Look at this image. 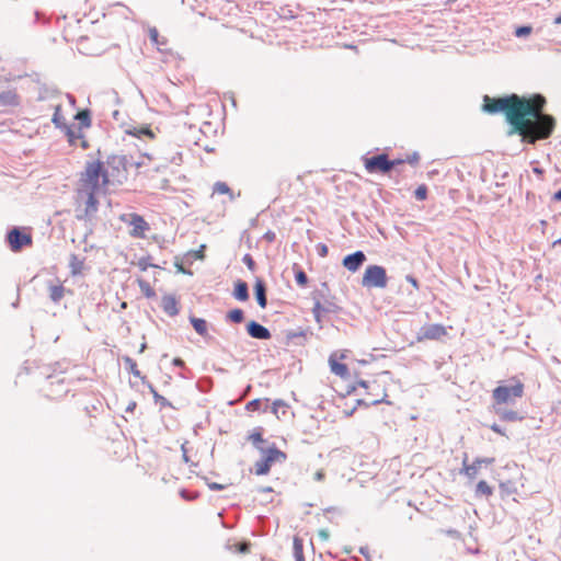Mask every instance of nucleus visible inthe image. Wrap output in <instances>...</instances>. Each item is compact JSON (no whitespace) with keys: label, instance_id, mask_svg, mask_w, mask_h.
I'll return each instance as SVG.
<instances>
[{"label":"nucleus","instance_id":"f257e3e1","mask_svg":"<svg viewBox=\"0 0 561 561\" xmlns=\"http://www.w3.org/2000/svg\"><path fill=\"white\" fill-rule=\"evenodd\" d=\"M545 103L541 94H534L530 99L515 93L502 98L484 95L482 110L489 114L504 113L511 125L508 134H517L525 141L534 144L538 139L549 138L554 130V117L541 112Z\"/></svg>","mask_w":561,"mask_h":561},{"label":"nucleus","instance_id":"f03ea898","mask_svg":"<svg viewBox=\"0 0 561 561\" xmlns=\"http://www.w3.org/2000/svg\"><path fill=\"white\" fill-rule=\"evenodd\" d=\"M524 394V385L519 380L511 385H500L492 391V405H504L515 403L516 399Z\"/></svg>","mask_w":561,"mask_h":561},{"label":"nucleus","instance_id":"7ed1b4c3","mask_svg":"<svg viewBox=\"0 0 561 561\" xmlns=\"http://www.w3.org/2000/svg\"><path fill=\"white\" fill-rule=\"evenodd\" d=\"M100 178H102L104 184L110 182L108 171L105 170L103 163L101 161L88 162L80 181L88 190L98 191L100 187Z\"/></svg>","mask_w":561,"mask_h":561},{"label":"nucleus","instance_id":"20e7f679","mask_svg":"<svg viewBox=\"0 0 561 561\" xmlns=\"http://www.w3.org/2000/svg\"><path fill=\"white\" fill-rule=\"evenodd\" d=\"M260 453L262 454V458L254 465V472L257 476L267 474L273 463L284 462L287 459V455L278 449L275 443L267 445V447Z\"/></svg>","mask_w":561,"mask_h":561},{"label":"nucleus","instance_id":"39448f33","mask_svg":"<svg viewBox=\"0 0 561 561\" xmlns=\"http://www.w3.org/2000/svg\"><path fill=\"white\" fill-rule=\"evenodd\" d=\"M388 283L386 268L380 265H368L363 275L364 287L385 288Z\"/></svg>","mask_w":561,"mask_h":561},{"label":"nucleus","instance_id":"423d86ee","mask_svg":"<svg viewBox=\"0 0 561 561\" xmlns=\"http://www.w3.org/2000/svg\"><path fill=\"white\" fill-rule=\"evenodd\" d=\"M9 248L13 252L21 251L24 247H30L33 243L31 233L26 232L24 228L13 227L5 236Z\"/></svg>","mask_w":561,"mask_h":561},{"label":"nucleus","instance_id":"0eeeda50","mask_svg":"<svg viewBox=\"0 0 561 561\" xmlns=\"http://www.w3.org/2000/svg\"><path fill=\"white\" fill-rule=\"evenodd\" d=\"M364 167L368 173L388 174L391 171V163L388 154L379 153L373 157H363Z\"/></svg>","mask_w":561,"mask_h":561},{"label":"nucleus","instance_id":"6e6552de","mask_svg":"<svg viewBox=\"0 0 561 561\" xmlns=\"http://www.w3.org/2000/svg\"><path fill=\"white\" fill-rule=\"evenodd\" d=\"M106 164L107 168L105 170L108 171L110 176L117 179L121 176L126 178L122 172H127L129 169V165L131 164V157L113 154L107 158Z\"/></svg>","mask_w":561,"mask_h":561},{"label":"nucleus","instance_id":"1a4fd4ad","mask_svg":"<svg viewBox=\"0 0 561 561\" xmlns=\"http://www.w3.org/2000/svg\"><path fill=\"white\" fill-rule=\"evenodd\" d=\"M122 220L133 227L130 234L135 238H142L145 231L149 230L148 222L136 213L123 215Z\"/></svg>","mask_w":561,"mask_h":561},{"label":"nucleus","instance_id":"9d476101","mask_svg":"<svg viewBox=\"0 0 561 561\" xmlns=\"http://www.w3.org/2000/svg\"><path fill=\"white\" fill-rule=\"evenodd\" d=\"M447 334L446 328L439 323H432L424 325L416 334V341L422 342L425 340H440Z\"/></svg>","mask_w":561,"mask_h":561},{"label":"nucleus","instance_id":"9b49d317","mask_svg":"<svg viewBox=\"0 0 561 561\" xmlns=\"http://www.w3.org/2000/svg\"><path fill=\"white\" fill-rule=\"evenodd\" d=\"M493 461V458H476L471 465H468L466 455L465 460L462 462V469L460 472L467 476L470 480H472L477 477L482 463L491 465Z\"/></svg>","mask_w":561,"mask_h":561},{"label":"nucleus","instance_id":"f8f14e48","mask_svg":"<svg viewBox=\"0 0 561 561\" xmlns=\"http://www.w3.org/2000/svg\"><path fill=\"white\" fill-rule=\"evenodd\" d=\"M366 261V255L363 251L358 250L344 256L342 264L350 272H356Z\"/></svg>","mask_w":561,"mask_h":561},{"label":"nucleus","instance_id":"ddd939ff","mask_svg":"<svg viewBox=\"0 0 561 561\" xmlns=\"http://www.w3.org/2000/svg\"><path fill=\"white\" fill-rule=\"evenodd\" d=\"M247 333L256 340H268L272 336L271 331L255 320L247 323Z\"/></svg>","mask_w":561,"mask_h":561},{"label":"nucleus","instance_id":"4468645a","mask_svg":"<svg viewBox=\"0 0 561 561\" xmlns=\"http://www.w3.org/2000/svg\"><path fill=\"white\" fill-rule=\"evenodd\" d=\"M492 410L503 422H518L525 419L518 411L506 409L504 405H492Z\"/></svg>","mask_w":561,"mask_h":561},{"label":"nucleus","instance_id":"2eb2a0df","mask_svg":"<svg viewBox=\"0 0 561 561\" xmlns=\"http://www.w3.org/2000/svg\"><path fill=\"white\" fill-rule=\"evenodd\" d=\"M96 191L89 190L87 193L84 215H78V219L90 218L98 211L99 201L95 196Z\"/></svg>","mask_w":561,"mask_h":561},{"label":"nucleus","instance_id":"dca6fc26","mask_svg":"<svg viewBox=\"0 0 561 561\" xmlns=\"http://www.w3.org/2000/svg\"><path fill=\"white\" fill-rule=\"evenodd\" d=\"M266 290L267 288L265 282L261 278H256L254 284V296L257 305L263 309L267 306Z\"/></svg>","mask_w":561,"mask_h":561},{"label":"nucleus","instance_id":"f3484780","mask_svg":"<svg viewBox=\"0 0 561 561\" xmlns=\"http://www.w3.org/2000/svg\"><path fill=\"white\" fill-rule=\"evenodd\" d=\"M161 307L163 311L170 316L175 317L179 314V307H178V300L175 296L173 295H165L162 297Z\"/></svg>","mask_w":561,"mask_h":561},{"label":"nucleus","instance_id":"a211bd4d","mask_svg":"<svg viewBox=\"0 0 561 561\" xmlns=\"http://www.w3.org/2000/svg\"><path fill=\"white\" fill-rule=\"evenodd\" d=\"M232 296L239 301H247L249 299V286L244 280L238 279L234 283Z\"/></svg>","mask_w":561,"mask_h":561},{"label":"nucleus","instance_id":"6ab92c4d","mask_svg":"<svg viewBox=\"0 0 561 561\" xmlns=\"http://www.w3.org/2000/svg\"><path fill=\"white\" fill-rule=\"evenodd\" d=\"M308 331L299 329V330H289L286 332V341L287 343H295L296 345H304L307 340Z\"/></svg>","mask_w":561,"mask_h":561},{"label":"nucleus","instance_id":"aec40b11","mask_svg":"<svg viewBox=\"0 0 561 561\" xmlns=\"http://www.w3.org/2000/svg\"><path fill=\"white\" fill-rule=\"evenodd\" d=\"M48 291H49V298L54 304H58L65 295V287L62 284H53L51 282L48 283Z\"/></svg>","mask_w":561,"mask_h":561},{"label":"nucleus","instance_id":"412c9836","mask_svg":"<svg viewBox=\"0 0 561 561\" xmlns=\"http://www.w3.org/2000/svg\"><path fill=\"white\" fill-rule=\"evenodd\" d=\"M190 323L194 328V330L203 337H206L208 334V324L207 321L203 318H197L194 316L190 317Z\"/></svg>","mask_w":561,"mask_h":561},{"label":"nucleus","instance_id":"4be33fe9","mask_svg":"<svg viewBox=\"0 0 561 561\" xmlns=\"http://www.w3.org/2000/svg\"><path fill=\"white\" fill-rule=\"evenodd\" d=\"M262 432L263 430L261 427H257L249 436V439L252 442L254 448L257 449L259 451L267 447V440L263 438Z\"/></svg>","mask_w":561,"mask_h":561},{"label":"nucleus","instance_id":"5701e85b","mask_svg":"<svg viewBox=\"0 0 561 561\" xmlns=\"http://www.w3.org/2000/svg\"><path fill=\"white\" fill-rule=\"evenodd\" d=\"M58 93L59 92L55 87L43 83L38 88L37 101H47L54 99Z\"/></svg>","mask_w":561,"mask_h":561},{"label":"nucleus","instance_id":"b1692460","mask_svg":"<svg viewBox=\"0 0 561 561\" xmlns=\"http://www.w3.org/2000/svg\"><path fill=\"white\" fill-rule=\"evenodd\" d=\"M126 134L137 138H153L154 133L148 126L131 127L126 129Z\"/></svg>","mask_w":561,"mask_h":561},{"label":"nucleus","instance_id":"393cba45","mask_svg":"<svg viewBox=\"0 0 561 561\" xmlns=\"http://www.w3.org/2000/svg\"><path fill=\"white\" fill-rule=\"evenodd\" d=\"M19 104L18 94L12 91H3L0 93V106H15Z\"/></svg>","mask_w":561,"mask_h":561},{"label":"nucleus","instance_id":"a878e982","mask_svg":"<svg viewBox=\"0 0 561 561\" xmlns=\"http://www.w3.org/2000/svg\"><path fill=\"white\" fill-rule=\"evenodd\" d=\"M148 35L151 43L158 48V50L162 51L163 47L168 44V39L165 37H161L156 27H149Z\"/></svg>","mask_w":561,"mask_h":561},{"label":"nucleus","instance_id":"bb28decb","mask_svg":"<svg viewBox=\"0 0 561 561\" xmlns=\"http://www.w3.org/2000/svg\"><path fill=\"white\" fill-rule=\"evenodd\" d=\"M75 119L79 122V129L89 128L92 124L91 111L89 108L79 111L75 115Z\"/></svg>","mask_w":561,"mask_h":561},{"label":"nucleus","instance_id":"cd10ccee","mask_svg":"<svg viewBox=\"0 0 561 561\" xmlns=\"http://www.w3.org/2000/svg\"><path fill=\"white\" fill-rule=\"evenodd\" d=\"M60 130L64 131V134L66 135V137L68 139L69 145H71V146H75L76 141L79 138H83V134L81 133V130L79 129L78 131H76L73 126H71V125L67 124Z\"/></svg>","mask_w":561,"mask_h":561},{"label":"nucleus","instance_id":"c85d7f7f","mask_svg":"<svg viewBox=\"0 0 561 561\" xmlns=\"http://www.w3.org/2000/svg\"><path fill=\"white\" fill-rule=\"evenodd\" d=\"M330 368L333 374L340 377H345L348 374V368L345 364L339 363L336 359L330 357Z\"/></svg>","mask_w":561,"mask_h":561},{"label":"nucleus","instance_id":"c756f323","mask_svg":"<svg viewBox=\"0 0 561 561\" xmlns=\"http://www.w3.org/2000/svg\"><path fill=\"white\" fill-rule=\"evenodd\" d=\"M123 360H124V365H125V368L130 373L133 374L135 377L137 378H140L142 380V378H146V376H144L141 374V371L137 368V363L129 356H124L123 357Z\"/></svg>","mask_w":561,"mask_h":561},{"label":"nucleus","instance_id":"7c9ffc66","mask_svg":"<svg viewBox=\"0 0 561 561\" xmlns=\"http://www.w3.org/2000/svg\"><path fill=\"white\" fill-rule=\"evenodd\" d=\"M293 553L296 561H305L304 557V541L299 537H294Z\"/></svg>","mask_w":561,"mask_h":561},{"label":"nucleus","instance_id":"2f4dec72","mask_svg":"<svg viewBox=\"0 0 561 561\" xmlns=\"http://www.w3.org/2000/svg\"><path fill=\"white\" fill-rule=\"evenodd\" d=\"M54 110L55 111L51 117V123L55 125L56 128L61 129L62 127H65V125H67L65 117L61 115V105L57 104L54 107Z\"/></svg>","mask_w":561,"mask_h":561},{"label":"nucleus","instance_id":"473e14b6","mask_svg":"<svg viewBox=\"0 0 561 561\" xmlns=\"http://www.w3.org/2000/svg\"><path fill=\"white\" fill-rule=\"evenodd\" d=\"M493 494V489L488 484L486 481L484 480H481L478 482L477 486H476V496L477 497H480V496H490Z\"/></svg>","mask_w":561,"mask_h":561},{"label":"nucleus","instance_id":"72a5a7b5","mask_svg":"<svg viewBox=\"0 0 561 561\" xmlns=\"http://www.w3.org/2000/svg\"><path fill=\"white\" fill-rule=\"evenodd\" d=\"M226 319L232 323H241L244 320V312L240 308H234L226 314Z\"/></svg>","mask_w":561,"mask_h":561},{"label":"nucleus","instance_id":"f704fd0d","mask_svg":"<svg viewBox=\"0 0 561 561\" xmlns=\"http://www.w3.org/2000/svg\"><path fill=\"white\" fill-rule=\"evenodd\" d=\"M288 408V404L282 400V399H276L273 404H272V408H271V412L273 414L276 415L277 419H280L279 417V411L282 410V413L285 414L286 413V410Z\"/></svg>","mask_w":561,"mask_h":561},{"label":"nucleus","instance_id":"c9c22d12","mask_svg":"<svg viewBox=\"0 0 561 561\" xmlns=\"http://www.w3.org/2000/svg\"><path fill=\"white\" fill-rule=\"evenodd\" d=\"M138 286L145 297L152 298L156 296V291L153 290V288L150 286V284L147 280L138 279Z\"/></svg>","mask_w":561,"mask_h":561},{"label":"nucleus","instance_id":"e433bc0d","mask_svg":"<svg viewBox=\"0 0 561 561\" xmlns=\"http://www.w3.org/2000/svg\"><path fill=\"white\" fill-rule=\"evenodd\" d=\"M69 266L71 268V274L72 275H78L82 271L83 262L81 260H79L76 254H72L71 257H70Z\"/></svg>","mask_w":561,"mask_h":561},{"label":"nucleus","instance_id":"4c0bfd02","mask_svg":"<svg viewBox=\"0 0 561 561\" xmlns=\"http://www.w3.org/2000/svg\"><path fill=\"white\" fill-rule=\"evenodd\" d=\"M137 266L140 271H147L149 267H158V265L152 263V257L150 255L141 256L138 262Z\"/></svg>","mask_w":561,"mask_h":561},{"label":"nucleus","instance_id":"58836bf2","mask_svg":"<svg viewBox=\"0 0 561 561\" xmlns=\"http://www.w3.org/2000/svg\"><path fill=\"white\" fill-rule=\"evenodd\" d=\"M312 313L317 323L322 322V313H325L322 308V302L319 299L314 300Z\"/></svg>","mask_w":561,"mask_h":561},{"label":"nucleus","instance_id":"ea45409f","mask_svg":"<svg viewBox=\"0 0 561 561\" xmlns=\"http://www.w3.org/2000/svg\"><path fill=\"white\" fill-rule=\"evenodd\" d=\"M295 280L298 286L305 287L308 284V276L301 268L295 272Z\"/></svg>","mask_w":561,"mask_h":561},{"label":"nucleus","instance_id":"a19ab883","mask_svg":"<svg viewBox=\"0 0 561 561\" xmlns=\"http://www.w3.org/2000/svg\"><path fill=\"white\" fill-rule=\"evenodd\" d=\"M263 405V401L261 399H253L249 401L245 405V410L250 412L261 411Z\"/></svg>","mask_w":561,"mask_h":561},{"label":"nucleus","instance_id":"79ce46f5","mask_svg":"<svg viewBox=\"0 0 561 561\" xmlns=\"http://www.w3.org/2000/svg\"><path fill=\"white\" fill-rule=\"evenodd\" d=\"M427 186L425 184L419 185L414 191V197L417 201H425L427 198Z\"/></svg>","mask_w":561,"mask_h":561},{"label":"nucleus","instance_id":"37998d69","mask_svg":"<svg viewBox=\"0 0 561 561\" xmlns=\"http://www.w3.org/2000/svg\"><path fill=\"white\" fill-rule=\"evenodd\" d=\"M153 400H154V403L159 404L161 409L162 408H173L172 403L167 398L161 396L159 392H154Z\"/></svg>","mask_w":561,"mask_h":561},{"label":"nucleus","instance_id":"c03bdc74","mask_svg":"<svg viewBox=\"0 0 561 561\" xmlns=\"http://www.w3.org/2000/svg\"><path fill=\"white\" fill-rule=\"evenodd\" d=\"M533 31V27L530 25H520V26H517L514 31V34L516 37H525L527 35H529Z\"/></svg>","mask_w":561,"mask_h":561},{"label":"nucleus","instance_id":"a18cd8bd","mask_svg":"<svg viewBox=\"0 0 561 561\" xmlns=\"http://www.w3.org/2000/svg\"><path fill=\"white\" fill-rule=\"evenodd\" d=\"M214 193L218 194H231L230 187L225 182H216L214 185Z\"/></svg>","mask_w":561,"mask_h":561},{"label":"nucleus","instance_id":"49530a36","mask_svg":"<svg viewBox=\"0 0 561 561\" xmlns=\"http://www.w3.org/2000/svg\"><path fill=\"white\" fill-rule=\"evenodd\" d=\"M322 308L325 313H336L341 309L335 302L329 300H325L324 304H322Z\"/></svg>","mask_w":561,"mask_h":561},{"label":"nucleus","instance_id":"de8ad7c7","mask_svg":"<svg viewBox=\"0 0 561 561\" xmlns=\"http://www.w3.org/2000/svg\"><path fill=\"white\" fill-rule=\"evenodd\" d=\"M383 401H385V399H371V400L358 399L357 404L365 405L366 408H368L370 405H377Z\"/></svg>","mask_w":561,"mask_h":561},{"label":"nucleus","instance_id":"09e8293b","mask_svg":"<svg viewBox=\"0 0 561 561\" xmlns=\"http://www.w3.org/2000/svg\"><path fill=\"white\" fill-rule=\"evenodd\" d=\"M242 262L247 265V267L250 270V271H254L255 270V261L253 260V257L251 256V254L247 253L243 255L242 257Z\"/></svg>","mask_w":561,"mask_h":561},{"label":"nucleus","instance_id":"8fccbe9b","mask_svg":"<svg viewBox=\"0 0 561 561\" xmlns=\"http://www.w3.org/2000/svg\"><path fill=\"white\" fill-rule=\"evenodd\" d=\"M317 252H318L319 256L325 257L328 255L329 249L324 243H318Z\"/></svg>","mask_w":561,"mask_h":561},{"label":"nucleus","instance_id":"3c124183","mask_svg":"<svg viewBox=\"0 0 561 561\" xmlns=\"http://www.w3.org/2000/svg\"><path fill=\"white\" fill-rule=\"evenodd\" d=\"M405 280H407L408 283H410V284H411V285H412L416 290L420 288V283H419V280H417V278H416V277H414L413 275L408 274V275L405 276Z\"/></svg>","mask_w":561,"mask_h":561},{"label":"nucleus","instance_id":"603ef678","mask_svg":"<svg viewBox=\"0 0 561 561\" xmlns=\"http://www.w3.org/2000/svg\"><path fill=\"white\" fill-rule=\"evenodd\" d=\"M263 239L265 241H267L268 243H272L276 240V233L272 230H267L264 234H263Z\"/></svg>","mask_w":561,"mask_h":561},{"label":"nucleus","instance_id":"864d4df0","mask_svg":"<svg viewBox=\"0 0 561 561\" xmlns=\"http://www.w3.org/2000/svg\"><path fill=\"white\" fill-rule=\"evenodd\" d=\"M490 428H491L493 432H495V433H497V434H500V435H502V436H506V431H505V428H503L502 426H500V425H499V424H496V423L491 424V425H490Z\"/></svg>","mask_w":561,"mask_h":561},{"label":"nucleus","instance_id":"5fc2aeb1","mask_svg":"<svg viewBox=\"0 0 561 561\" xmlns=\"http://www.w3.org/2000/svg\"><path fill=\"white\" fill-rule=\"evenodd\" d=\"M141 382L149 389L150 393L154 398V392H158L154 386L147 379V377L142 378Z\"/></svg>","mask_w":561,"mask_h":561},{"label":"nucleus","instance_id":"6e6d98bb","mask_svg":"<svg viewBox=\"0 0 561 561\" xmlns=\"http://www.w3.org/2000/svg\"><path fill=\"white\" fill-rule=\"evenodd\" d=\"M141 382L149 389L150 393L154 398V392H158L154 386L147 379V377L142 378Z\"/></svg>","mask_w":561,"mask_h":561},{"label":"nucleus","instance_id":"4d7b16f0","mask_svg":"<svg viewBox=\"0 0 561 561\" xmlns=\"http://www.w3.org/2000/svg\"><path fill=\"white\" fill-rule=\"evenodd\" d=\"M207 486L213 491H221L226 488V485L217 483V482H206Z\"/></svg>","mask_w":561,"mask_h":561},{"label":"nucleus","instance_id":"13d9d810","mask_svg":"<svg viewBox=\"0 0 561 561\" xmlns=\"http://www.w3.org/2000/svg\"><path fill=\"white\" fill-rule=\"evenodd\" d=\"M420 160V156L417 152H413L411 156H408L405 161L410 164L417 163Z\"/></svg>","mask_w":561,"mask_h":561},{"label":"nucleus","instance_id":"bf43d9fd","mask_svg":"<svg viewBox=\"0 0 561 561\" xmlns=\"http://www.w3.org/2000/svg\"><path fill=\"white\" fill-rule=\"evenodd\" d=\"M444 533L450 538H455V539L460 538V533L457 529L450 528V529L444 530Z\"/></svg>","mask_w":561,"mask_h":561},{"label":"nucleus","instance_id":"052dcab7","mask_svg":"<svg viewBox=\"0 0 561 561\" xmlns=\"http://www.w3.org/2000/svg\"><path fill=\"white\" fill-rule=\"evenodd\" d=\"M318 537H319L321 540L325 541V540H328V539H329V537H330V533H329V530H328V529H320V530L318 531Z\"/></svg>","mask_w":561,"mask_h":561},{"label":"nucleus","instance_id":"680f3d73","mask_svg":"<svg viewBox=\"0 0 561 561\" xmlns=\"http://www.w3.org/2000/svg\"><path fill=\"white\" fill-rule=\"evenodd\" d=\"M405 159H393V160H390V163H391V170L397 167V165H400V164H403L405 163Z\"/></svg>","mask_w":561,"mask_h":561},{"label":"nucleus","instance_id":"e2e57ef3","mask_svg":"<svg viewBox=\"0 0 561 561\" xmlns=\"http://www.w3.org/2000/svg\"><path fill=\"white\" fill-rule=\"evenodd\" d=\"M172 364L176 367H184L185 366V363L182 358L180 357H175L172 362Z\"/></svg>","mask_w":561,"mask_h":561},{"label":"nucleus","instance_id":"0e129e2a","mask_svg":"<svg viewBox=\"0 0 561 561\" xmlns=\"http://www.w3.org/2000/svg\"><path fill=\"white\" fill-rule=\"evenodd\" d=\"M136 407H137V403H136L135 401H130V402L128 403V405L126 407L125 411H126L127 413H129V412H134V410L136 409Z\"/></svg>","mask_w":561,"mask_h":561},{"label":"nucleus","instance_id":"69168bd1","mask_svg":"<svg viewBox=\"0 0 561 561\" xmlns=\"http://www.w3.org/2000/svg\"><path fill=\"white\" fill-rule=\"evenodd\" d=\"M256 491L260 493H268V492H273V489L271 486H260V488H257Z\"/></svg>","mask_w":561,"mask_h":561},{"label":"nucleus","instance_id":"338daca9","mask_svg":"<svg viewBox=\"0 0 561 561\" xmlns=\"http://www.w3.org/2000/svg\"><path fill=\"white\" fill-rule=\"evenodd\" d=\"M165 160H168L169 162H172V163H178V160H181V153L178 152L175 156H173L170 159L165 158Z\"/></svg>","mask_w":561,"mask_h":561},{"label":"nucleus","instance_id":"774afa93","mask_svg":"<svg viewBox=\"0 0 561 561\" xmlns=\"http://www.w3.org/2000/svg\"><path fill=\"white\" fill-rule=\"evenodd\" d=\"M553 199L561 202V188L553 194Z\"/></svg>","mask_w":561,"mask_h":561}]
</instances>
